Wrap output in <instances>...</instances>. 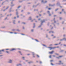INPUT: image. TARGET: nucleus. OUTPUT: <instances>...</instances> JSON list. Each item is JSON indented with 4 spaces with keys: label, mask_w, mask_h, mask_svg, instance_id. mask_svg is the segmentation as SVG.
<instances>
[{
    "label": "nucleus",
    "mask_w": 66,
    "mask_h": 66,
    "mask_svg": "<svg viewBox=\"0 0 66 66\" xmlns=\"http://www.w3.org/2000/svg\"><path fill=\"white\" fill-rule=\"evenodd\" d=\"M55 20V18H54V20Z\"/></svg>",
    "instance_id": "obj_60"
},
{
    "label": "nucleus",
    "mask_w": 66,
    "mask_h": 66,
    "mask_svg": "<svg viewBox=\"0 0 66 66\" xmlns=\"http://www.w3.org/2000/svg\"><path fill=\"white\" fill-rule=\"evenodd\" d=\"M28 55H30V54H27Z\"/></svg>",
    "instance_id": "obj_35"
},
{
    "label": "nucleus",
    "mask_w": 66,
    "mask_h": 66,
    "mask_svg": "<svg viewBox=\"0 0 66 66\" xmlns=\"http://www.w3.org/2000/svg\"><path fill=\"white\" fill-rule=\"evenodd\" d=\"M51 62H52V61H53V60H51Z\"/></svg>",
    "instance_id": "obj_50"
},
{
    "label": "nucleus",
    "mask_w": 66,
    "mask_h": 66,
    "mask_svg": "<svg viewBox=\"0 0 66 66\" xmlns=\"http://www.w3.org/2000/svg\"><path fill=\"white\" fill-rule=\"evenodd\" d=\"M49 6H50V5H51L50 4H49Z\"/></svg>",
    "instance_id": "obj_58"
},
{
    "label": "nucleus",
    "mask_w": 66,
    "mask_h": 66,
    "mask_svg": "<svg viewBox=\"0 0 66 66\" xmlns=\"http://www.w3.org/2000/svg\"><path fill=\"white\" fill-rule=\"evenodd\" d=\"M37 57H39V56L38 55H37Z\"/></svg>",
    "instance_id": "obj_15"
},
{
    "label": "nucleus",
    "mask_w": 66,
    "mask_h": 66,
    "mask_svg": "<svg viewBox=\"0 0 66 66\" xmlns=\"http://www.w3.org/2000/svg\"><path fill=\"white\" fill-rule=\"evenodd\" d=\"M18 22H19H19H20V21H19Z\"/></svg>",
    "instance_id": "obj_54"
},
{
    "label": "nucleus",
    "mask_w": 66,
    "mask_h": 66,
    "mask_svg": "<svg viewBox=\"0 0 66 66\" xmlns=\"http://www.w3.org/2000/svg\"><path fill=\"white\" fill-rule=\"evenodd\" d=\"M29 19H30V20H31V17H30L29 18Z\"/></svg>",
    "instance_id": "obj_12"
},
{
    "label": "nucleus",
    "mask_w": 66,
    "mask_h": 66,
    "mask_svg": "<svg viewBox=\"0 0 66 66\" xmlns=\"http://www.w3.org/2000/svg\"><path fill=\"white\" fill-rule=\"evenodd\" d=\"M52 32V31H50L49 33H51V32Z\"/></svg>",
    "instance_id": "obj_46"
},
{
    "label": "nucleus",
    "mask_w": 66,
    "mask_h": 66,
    "mask_svg": "<svg viewBox=\"0 0 66 66\" xmlns=\"http://www.w3.org/2000/svg\"><path fill=\"white\" fill-rule=\"evenodd\" d=\"M51 64L52 65H53V63H51Z\"/></svg>",
    "instance_id": "obj_21"
},
{
    "label": "nucleus",
    "mask_w": 66,
    "mask_h": 66,
    "mask_svg": "<svg viewBox=\"0 0 66 66\" xmlns=\"http://www.w3.org/2000/svg\"><path fill=\"white\" fill-rule=\"evenodd\" d=\"M64 46H66V45H64Z\"/></svg>",
    "instance_id": "obj_55"
},
{
    "label": "nucleus",
    "mask_w": 66,
    "mask_h": 66,
    "mask_svg": "<svg viewBox=\"0 0 66 66\" xmlns=\"http://www.w3.org/2000/svg\"><path fill=\"white\" fill-rule=\"evenodd\" d=\"M33 57H35V56H34Z\"/></svg>",
    "instance_id": "obj_56"
},
{
    "label": "nucleus",
    "mask_w": 66,
    "mask_h": 66,
    "mask_svg": "<svg viewBox=\"0 0 66 66\" xmlns=\"http://www.w3.org/2000/svg\"><path fill=\"white\" fill-rule=\"evenodd\" d=\"M10 33H13V32H10Z\"/></svg>",
    "instance_id": "obj_42"
},
{
    "label": "nucleus",
    "mask_w": 66,
    "mask_h": 66,
    "mask_svg": "<svg viewBox=\"0 0 66 66\" xmlns=\"http://www.w3.org/2000/svg\"><path fill=\"white\" fill-rule=\"evenodd\" d=\"M37 18H38V16H37Z\"/></svg>",
    "instance_id": "obj_51"
},
{
    "label": "nucleus",
    "mask_w": 66,
    "mask_h": 66,
    "mask_svg": "<svg viewBox=\"0 0 66 66\" xmlns=\"http://www.w3.org/2000/svg\"><path fill=\"white\" fill-rule=\"evenodd\" d=\"M10 61L9 62V63H12V60H10Z\"/></svg>",
    "instance_id": "obj_5"
},
{
    "label": "nucleus",
    "mask_w": 66,
    "mask_h": 66,
    "mask_svg": "<svg viewBox=\"0 0 66 66\" xmlns=\"http://www.w3.org/2000/svg\"><path fill=\"white\" fill-rule=\"evenodd\" d=\"M20 7V6H19L18 7V8L19 9V7Z\"/></svg>",
    "instance_id": "obj_18"
},
{
    "label": "nucleus",
    "mask_w": 66,
    "mask_h": 66,
    "mask_svg": "<svg viewBox=\"0 0 66 66\" xmlns=\"http://www.w3.org/2000/svg\"><path fill=\"white\" fill-rule=\"evenodd\" d=\"M21 12H23V10H22V11H21Z\"/></svg>",
    "instance_id": "obj_62"
},
{
    "label": "nucleus",
    "mask_w": 66,
    "mask_h": 66,
    "mask_svg": "<svg viewBox=\"0 0 66 66\" xmlns=\"http://www.w3.org/2000/svg\"><path fill=\"white\" fill-rule=\"evenodd\" d=\"M52 36H53V35H52Z\"/></svg>",
    "instance_id": "obj_59"
},
{
    "label": "nucleus",
    "mask_w": 66,
    "mask_h": 66,
    "mask_svg": "<svg viewBox=\"0 0 66 66\" xmlns=\"http://www.w3.org/2000/svg\"><path fill=\"white\" fill-rule=\"evenodd\" d=\"M23 23L24 24H25V23L23 22V23Z\"/></svg>",
    "instance_id": "obj_38"
},
{
    "label": "nucleus",
    "mask_w": 66,
    "mask_h": 66,
    "mask_svg": "<svg viewBox=\"0 0 66 66\" xmlns=\"http://www.w3.org/2000/svg\"><path fill=\"white\" fill-rule=\"evenodd\" d=\"M56 55H59V54H57V53H56Z\"/></svg>",
    "instance_id": "obj_29"
},
{
    "label": "nucleus",
    "mask_w": 66,
    "mask_h": 66,
    "mask_svg": "<svg viewBox=\"0 0 66 66\" xmlns=\"http://www.w3.org/2000/svg\"><path fill=\"white\" fill-rule=\"evenodd\" d=\"M45 22V20H44L42 22V24L43 23V22Z\"/></svg>",
    "instance_id": "obj_6"
},
{
    "label": "nucleus",
    "mask_w": 66,
    "mask_h": 66,
    "mask_svg": "<svg viewBox=\"0 0 66 66\" xmlns=\"http://www.w3.org/2000/svg\"><path fill=\"white\" fill-rule=\"evenodd\" d=\"M58 45V44H54V45Z\"/></svg>",
    "instance_id": "obj_20"
},
{
    "label": "nucleus",
    "mask_w": 66,
    "mask_h": 66,
    "mask_svg": "<svg viewBox=\"0 0 66 66\" xmlns=\"http://www.w3.org/2000/svg\"><path fill=\"white\" fill-rule=\"evenodd\" d=\"M52 33H53V31H52Z\"/></svg>",
    "instance_id": "obj_63"
},
{
    "label": "nucleus",
    "mask_w": 66,
    "mask_h": 66,
    "mask_svg": "<svg viewBox=\"0 0 66 66\" xmlns=\"http://www.w3.org/2000/svg\"><path fill=\"white\" fill-rule=\"evenodd\" d=\"M44 46H45V45H43Z\"/></svg>",
    "instance_id": "obj_39"
},
{
    "label": "nucleus",
    "mask_w": 66,
    "mask_h": 66,
    "mask_svg": "<svg viewBox=\"0 0 66 66\" xmlns=\"http://www.w3.org/2000/svg\"><path fill=\"white\" fill-rule=\"evenodd\" d=\"M49 57L50 58H51V55H50Z\"/></svg>",
    "instance_id": "obj_10"
},
{
    "label": "nucleus",
    "mask_w": 66,
    "mask_h": 66,
    "mask_svg": "<svg viewBox=\"0 0 66 66\" xmlns=\"http://www.w3.org/2000/svg\"><path fill=\"white\" fill-rule=\"evenodd\" d=\"M53 56L54 57H55V55H53Z\"/></svg>",
    "instance_id": "obj_44"
},
{
    "label": "nucleus",
    "mask_w": 66,
    "mask_h": 66,
    "mask_svg": "<svg viewBox=\"0 0 66 66\" xmlns=\"http://www.w3.org/2000/svg\"><path fill=\"white\" fill-rule=\"evenodd\" d=\"M19 52V53H20L21 55H22V54H21V52L20 51Z\"/></svg>",
    "instance_id": "obj_9"
},
{
    "label": "nucleus",
    "mask_w": 66,
    "mask_h": 66,
    "mask_svg": "<svg viewBox=\"0 0 66 66\" xmlns=\"http://www.w3.org/2000/svg\"><path fill=\"white\" fill-rule=\"evenodd\" d=\"M12 30L13 31H15V30L13 29V30Z\"/></svg>",
    "instance_id": "obj_31"
},
{
    "label": "nucleus",
    "mask_w": 66,
    "mask_h": 66,
    "mask_svg": "<svg viewBox=\"0 0 66 66\" xmlns=\"http://www.w3.org/2000/svg\"><path fill=\"white\" fill-rule=\"evenodd\" d=\"M40 20V19H38V20Z\"/></svg>",
    "instance_id": "obj_34"
},
{
    "label": "nucleus",
    "mask_w": 66,
    "mask_h": 66,
    "mask_svg": "<svg viewBox=\"0 0 66 66\" xmlns=\"http://www.w3.org/2000/svg\"><path fill=\"white\" fill-rule=\"evenodd\" d=\"M17 17H18H18H19V16H17Z\"/></svg>",
    "instance_id": "obj_49"
},
{
    "label": "nucleus",
    "mask_w": 66,
    "mask_h": 66,
    "mask_svg": "<svg viewBox=\"0 0 66 66\" xmlns=\"http://www.w3.org/2000/svg\"><path fill=\"white\" fill-rule=\"evenodd\" d=\"M56 47H48V48L50 49V50H52V49H54Z\"/></svg>",
    "instance_id": "obj_1"
},
{
    "label": "nucleus",
    "mask_w": 66,
    "mask_h": 66,
    "mask_svg": "<svg viewBox=\"0 0 66 66\" xmlns=\"http://www.w3.org/2000/svg\"><path fill=\"white\" fill-rule=\"evenodd\" d=\"M6 53H9V52H8V51H6Z\"/></svg>",
    "instance_id": "obj_26"
},
{
    "label": "nucleus",
    "mask_w": 66,
    "mask_h": 66,
    "mask_svg": "<svg viewBox=\"0 0 66 66\" xmlns=\"http://www.w3.org/2000/svg\"><path fill=\"white\" fill-rule=\"evenodd\" d=\"M14 18V19H16V17H15Z\"/></svg>",
    "instance_id": "obj_53"
},
{
    "label": "nucleus",
    "mask_w": 66,
    "mask_h": 66,
    "mask_svg": "<svg viewBox=\"0 0 66 66\" xmlns=\"http://www.w3.org/2000/svg\"><path fill=\"white\" fill-rule=\"evenodd\" d=\"M22 58L23 59V60H24V57H23Z\"/></svg>",
    "instance_id": "obj_19"
},
{
    "label": "nucleus",
    "mask_w": 66,
    "mask_h": 66,
    "mask_svg": "<svg viewBox=\"0 0 66 66\" xmlns=\"http://www.w3.org/2000/svg\"><path fill=\"white\" fill-rule=\"evenodd\" d=\"M54 22H55H55H56L55 21Z\"/></svg>",
    "instance_id": "obj_57"
},
{
    "label": "nucleus",
    "mask_w": 66,
    "mask_h": 66,
    "mask_svg": "<svg viewBox=\"0 0 66 66\" xmlns=\"http://www.w3.org/2000/svg\"><path fill=\"white\" fill-rule=\"evenodd\" d=\"M16 14L17 15V14H18V12H16Z\"/></svg>",
    "instance_id": "obj_37"
},
{
    "label": "nucleus",
    "mask_w": 66,
    "mask_h": 66,
    "mask_svg": "<svg viewBox=\"0 0 66 66\" xmlns=\"http://www.w3.org/2000/svg\"><path fill=\"white\" fill-rule=\"evenodd\" d=\"M44 2V1H42V2Z\"/></svg>",
    "instance_id": "obj_41"
},
{
    "label": "nucleus",
    "mask_w": 66,
    "mask_h": 66,
    "mask_svg": "<svg viewBox=\"0 0 66 66\" xmlns=\"http://www.w3.org/2000/svg\"><path fill=\"white\" fill-rule=\"evenodd\" d=\"M54 38H55V36H54Z\"/></svg>",
    "instance_id": "obj_52"
},
{
    "label": "nucleus",
    "mask_w": 66,
    "mask_h": 66,
    "mask_svg": "<svg viewBox=\"0 0 66 66\" xmlns=\"http://www.w3.org/2000/svg\"><path fill=\"white\" fill-rule=\"evenodd\" d=\"M63 39H64L65 40H66V39H65V38H64Z\"/></svg>",
    "instance_id": "obj_8"
},
{
    "label": "nucleus",
    "mask_w": 66,
    "mask_h": 66,
    "mask_svg": "<svg viewBox=\"0 0 66 66\" xmlns=\"http://www.w3.org/2000/svg\"><path fill=\"white\" fill-rule=\"evenodd\" d=\"M60 14H62V12H60Z\"/></svg>",
    "instance_id": "obj_32"
},
{
    "label": "nucleus",
    "mask_w": 66,
    "mask_h": 66,
    "mask_svg": "<svg viewBox=\"0 0 66 66\" xmlns=\"http://www.w3.org/2000/svg\"><path fill=\"white\" fill-rule=\"evenodd\" d=\"M49 16H51V14H49Z\"/></svg>",
    "instance_id": "obj_48"
},
{
    "label": "nucleus",
    "mask_w": 66,
    "mask_h": 66,
    "mask_svg": "<svg viewBox=\"0 0 66 66\" xmlns=\"http://www.w3.org/2000/svg\"><path fill=\"white\" fill-rule=\"evenodd\" d=\"M48 13L49 14V13H50V12H49V11H48Z\"/></svg>",
    "instance_id": "obj_17"
},
{
    "label": "nucleus",
    "mask_w": 66,
    "mask_h": 66,
    "mask_svg": "<svg viewBox=\"0 0 66 66\" xmlns=\"http://www.w3.org/2000/svg\"><path fill=\"white\" fill-rule=\"evenodd\" d=\"M55 16H56V15H54V17H55Z\"/></svg>",
    "instance_id": "obj_45"
},
{
    "label": "nucleus",
    "mask_w": 66,
    "mask_h": 66,
    "mask_svg": "<svg viewBox=\"0 0 66 66\" xmlns=\"http://www.w3.org/2000/svg\"><path fill=\"white\" fill-rule=\"evenodd\" d=\"M64 11V9H62V11Z\"/></svg>",
    "instance_id": "obj_30"
},
{
    "label": "nucleus",
    "mask_w": 66,
    "mask_h": 66,
    "mask_svg": "<svg viewBox=\"0 0 66 66\" xmlns=\"http://www.w3.org/2000/svg\"><path fill=\"white\" fill-rule=\"evenodd\" d=\"M35 40H36V41H37V42H38V40H37V39H36Z\"/></svg>",
    "instance_id": "obj_11"
},
{
    "label": "nucleus",
    "mask_w": 66,
    "mask_h": 66,
    "mask_svg": "<svg viewBox=\"0 0 66 66\" xmlns=\"http://www.w3.org/2000/svg\"><path fill=\"white\" fill-rule=\"evenodd\" d=\"M58 10H59V9H56L55 10V11H57Z\"/></svg>",
    "instance_id": "obj_13"
},
{
    "label": "nucleus",
    "mask_w": 66,
    "mask_h": 66,
    "mask_svg": "<svg viewBox=\"0 0 66 66\" xmlns=\"http://www.w3.org/2000/svg\"><path fill=\"white\" fill-rule=\"evenodd\" d=\"M65 53H66V51L65 52Z\"/></svg>",
    "instance_id": "obj_64"
},
{
    "label": "nucleus",
    "mask_w": 66,
    "mask_h": 66,
    "mask_svg": "<svg viewBox=\"0 0 66 66\" xmlns=\"http://www.w3.org/2000/svg\"><path fill=\"white\" fill-rule=\"evenodd\" d=\"M31 63V62H28V63H29V64H30V63Z\"/></svg>",
    "instance_id": "obj_28"
},
{
    "label": "nucleus",
    "mask_w": 66,
    "mask_h": 66,
    "mask_svg": "<svg viewBox=\"0 0 66 66\" xmlns=\"http://www.w3.org/2000/svg\"><path fill=\"white\" fill-rule=\"evenodd\" d=\"M40 64L42 63V62L40 61Z\"/></svg>",
    "instance_id": "obj_24"
},
{
    "label": "nucleus",
    "mask_w": 66,
    "mask_h": 66,
    "mask_svg": "<svg viewBox=\"0 0 66 66\" xmlns=\"http://www.w3.org/2000/svg\"><path fill=\"white\" fill-rule=\"evenodd\" d=\"M59 62H60V63H61V61H60Z\"/></svg>",
    "instance_id": "obj_33"
},
{
    "label": "nucleus",
    "mask_w": 66,
    "mask_h": 66,
    "mask_svg": "<svg viewBox=\"0 0 66 66\" xmlns=\"http://www.w3.org/2000/svg\"><path fill=\"white\" fill-rule=\"evenodd\" d=\"M48 10H51V8H48Z\"/></svg>",
    "instance_id": "obj_14"
},
{
    "label": "nucleus",
    "mask_w": 66,
    "mask_h": 66,
    "mask_svg": "<svg viewBox=\"0 0 66 66\" xmlns=\"http://www.w3.org/2000/svg\"><path fill=\"white\" fill-rule=\"evenodd\" d=\"M4 50H0V54H1L2 53H1L2 52V51H4Z\"/></svg>",
    "instance_id": "obj_4"
},
{
    "label": "nucleus",
    "mask_w": 66,
    "mask_h": 66,
    "mask_svg": "<svg viewBox=\"0 0 66 66\" xmlns=\"http://www.w3.org/2000/svg\"><path fill=\"white\" fill-rule=\"evenodd\" d=\"M52 44H51L50 45V46H52Z\"/></svg>",
    "instance_id": "obj_40"
},
{
    "label": "nucleus",
    "mask_w": 66,
    "mask_h": 66,
    "mask_svg": "<svg viewBox=\"0 0 66 66\" xmlns=\"http://www.w3.org/2000/svg\"><path fill=\"white\" fill-rule=\"evenodd\" d=\"M14 34H17V33L16 32H14Z\"/></svg>",
    "instance_id": "obj_36"
},
{
    "label": "nucleus",
    "mask_w": 66,
    "mask_h": 66,
    "mask_svg": "<svg viewBox=\"0 0 66 66\" xmlns=\"http://www.w3.org/2000/svg\"><path fill=\"white\" fill-rule=\"evenodd\" d=\"M39 16H41V14H40L39 15Z\"/></svg>",
    "instance_id": "obj_61"
},
{
    "label": "nucleus",
    "mask_w": 66,
    "mask_h": 66,
    "mask_svg": "<svg viewBox=\"0 0 66 66\" xmlns=\"http://www.w3.org/2000/svg\"><path fill=\"white\" fill-rule=\"evenodd\" d=\"M8 8H9V7H8L6 8V9H8Z\"/></svg>",
    "instance_id": "obj_23"
},
{
    "label": "nucleus",
    "mask_w": 66,
    "mask_h": 66,
    "mask_svg": "<svg viewBox=\"0 0 66 66\" xmlns=\"http://www.w3.org/2000/svg\"><path fill=\"white\" fill-rule=\"evenodd\" d=\"M60 20L62 19V18H60Z\"/></svg>",
    "instance_id": "obj_25"
},
{
    "label": "nucleus",
    "mask_w": 66,
    "mask_h": 66,
    "mask_svg": "<svg viewBox=\"0 0 66 66\" xmlns=\"http://www.w3.org/2000/svg\"><path fill=\"white\" fill-rule=\"evenodd\" d=\"M23 29H24V27H23Z\"/></svg>",
    "instance_id": "obj_47"
},
{
    "label": "nucleus",
    "mask_w": 66,
    "mask_h": 66,
    "mask_svg": "<svg viewBox=\"0 0 66 66\" xmlns=\"http://www.w3.org/2000/svg\"><path fill=\"white\" fill-rule=\"evenodd\" d=\"M63 57V56H59V57H57L56 58L57 59H59V58H61Z\"/></svg>",
    "instance_id": "obj_2"
},
{
    "label": "nucleus",
    "mask_w": 66,
    "mask_h": 66,
    "mask_svg": "<svg viewBox=\"0 0 66 66\" xmlns=\"http://www.w3.org/2000/svg\"><path fill=\"white\" fill-rule=\"evenodd\" d=\"M60 40H61V41L62 40H63V39H61Z\"/></svg>",
    "instance_id": "obj_43"
},
{
    "label": "nucleus",
    "mask_w": 66,
    "mask_h": 66,
    "mask_svg": "<svg viewBox=\"0 0 66 66\" xmlns=\"http://www.w3.org/2000/svg\"><path fill=\"white\" fill-rule=\"evenodd\" d=\"M6 50H9V49H6Z\"/></svg>",
    "instance_id": "obj_22"
},
{
    "label": "nucleus",
    "mask_w": 66,
    "mask_h": 66,
    "mask_svg": "<svg viewBox=\"0 0 66 66\" xmlns=\"http://www.w3.org/2000/svg\"><path fill=\"white\" fill-rule=\"evenodd\" d=\"M46 2H47V1H45V3H46Z\"/></svg>",
    "instance_id": "obj_16"
},
{
    "label": "nucleus",
    "mask_w": 66,
    "mask_h": 66,
    "mask_svg": "<svg viewBox=\"0 0 66 66\" xmlns=\"http://www.w3.org/2000/svg\"><path fill=\"white\" fill-rule=\"evenodd\" d=\"M53 52H54V51H52L51 52H50L49 53H50V54H52V53H53Z\"/></svg>",
    "instance_id": "obj_3"
},
{
    "label": "nucleus",
    "mask_w": 66,
    "mask_h": 66,
    "mask_svg": "<svg viewBox=\"0 0 66 66\" xmlns=\"http://www.w3.org/2000/svg\"><path fill=\"white\" fill-rule=\"evenodd\" d=\"M31 31H32V32H33V29Z\"/></svg>",
    "instance_id": "obj_27"
},
{
    "label": "nucleus",
    "mask_w": 66,
    "mask_h": 66,
    "mask_svg": "<svg viewBox=\"0 0 66 66\" xmlns=\"http://www.w3.org/2000/svg\"><path fill=\"white\" fill-rule=\"evenodd\" d=\"M15 50V49H14V48H13V49H12L11 50L12 51H13V50Z\"/></svg>",
    "instance_id": "obj_7"
}]
</instances>
